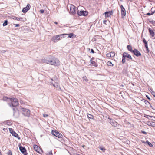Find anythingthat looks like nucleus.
Masks as SVG:
<instances>
[{"mask_svg": "<svg viewBox=\"0 0 155 155\" xmlns=\"http://www.w3.org/2000/svg\"><path fill=\"white\" fill-rule=\"evenodd\" d=\"M43 63H45L51 65L58 66L59 65V60L53 56H50L46 59H44L42 60Z\"/></svg>", "mask_w": 155, "mask_h": 155, "instance_id": "obj_1", "label": "nucleus"}, {"mask_svg": "<svg viewBox=\"0 0 155 155\" xmlns=\"http://www.w3.org/2000/svg\"><path fill=\"white\" fill-rule=\"evenodd\" d=\"M10 107H17L19 104L18 101L16 98H11L10 101L8 103Z\"/></svg>", "mask_w": 155, "mask_h": 155, "instance_id": "obj_2", "label": "nucleus"}, {"mask_svg": "<svg viewBox=\"0 0 155 155\" xmlns=\"http://www.w3.org/2000/svg\"><path fill=\"white\" fill-rule=\"evenodd\" d=\"M67 8L68 10L70 9L69 13L70 14L74 15L75 14V7L74 5L69 4L68 5Z\"/></svg>", "mask_w": 155, "mask_h": 155, "instance_id": "obj_3", "label": "nucleus"}, {"mask_svg": "<svg viewBox=\"0 0 155 155\" xmlns=\"http://www.w3.org/2000/svg\"><path fill=\"white\" fill-rule=\"evenodd\" d=\"M21 111L22 114L24 116L28 117L29 116L30 111L29 109L23 107H21Z\"/></svg>", "mask_w": 155, "mask_h": 155, "instance_id": "obj_4", "label": "nucleus"}, {"mask_svg": "<svg viewBox=\"0 0 155 155\" xmlns=\"http://www.w3.org/2000/svg\"><path fill=\"white\" fill-rule=\"evenodd\" d=\"M67 35V34H61L58 35L54 36L53 37L54 40V42H56L58 41V40H60L61 38H63L64 37V35Z\"/></svg>", "mask_w": 155, "mask_h": 155, "instance_id": "obj_5", "label": "nucleus"}, {"mask_svg": "<svg viewBox=\"0 0 155 155\" xmlns=\"http://www.w3.org/2000/svg\"><path fill=\"white\" fill-rule=\"evenodd\" d=\"M107 121L113 126L117 127L119 124L114 119L108 117Z\"/></svg>", "mask_w": 155, "mask_h": 155, "instance_id": "obj_6", "label": "nucleus"}, {"mask_svg": "<svg viewBox=\"0 0 155 155\" xmlns=\"http://www.w3.org/2000/svg\"><path fill=\"white\" fill-rule=\"evenodd\" d=\"M13 111V115L15 118H17L19 116V112L17 107H13L12 108Z\"/></svg>", "mask_w": 155, "mask_h": 155, "instance_id": "obj_7", "label": "nucleus"}, {"mask_svg": "<svg viewBox=\"0 0 155 155\" xmlns=\"http://www.w3.org/2000/svg\"><path fill=\"white\" fill-rule=\"evenodd\" d=\"M51 134L54 136L57 137L58 138H61L62 137V135L61 133L56 130L54 131L53 130L51 131Z\"/></svg>", "mask_w": 155, "mask_h": 155, "instance_id": "obj_8", "label": "nucleus"}, {"mask_svg": "<svg viewBox=\"0 0 155 155\" xmlns=\"http://www.w3.org/2000/svg\"><path fill=\"white\" fill-rule=\"evenodd\" d=\"M9 129L10 132L13 136L17 138L19 140L20 139V137H19L18 134L14 131L12 128H9Z\"/></svg>", "mask_w": 155, "mask_h": 155, "instance_id": "obj_9", "label": "nucleus"}, {"mask_svg": "<svg viewBox=\"0 0 155 155\" xmlns=\"http://www.w3.org/2000/svg\"><path fill=\"white\" fill-rule=\"evenodd\" d=\"M77 13L80 16L83 15L85 16L88 14L87 12L82 10H81L80 11H79V10H78L77 12Z\"/></svg>", "mask_w": 155, "mask_h": 155, "instance_id": "obj_10", "label": "nucleus"}, {"mask_svg": "<svg viewBox=\"0 0 155 155\" xmlns=\"http://www.w3.org/2000/svg\"><path fill=\"white\" fill-rule=\"evenodd\" d=\"M19 148L20 151L24 155H27L28 153L27 152L26 149L25 147H23L21 145L19 147Z\"/></svg>", "mask_w": 155, "mask_h": 155, "instance_id": "obj_11", "label": "nucleus"}, {"mask_svg": "<svg viewBox=\"0 0 155 155\" xmlns=\"http://www.w3.org/2000/svg\"><path fill=\"white\" fill-rule=\"evenodd\" d=\"M143 42L145 45V46L146 49V53L148 54L150 52V50L148 46L147 42L144 38L143 39Z\"/></svg>", "mask_w": 155, "mask_h": 155, "instance_id": "obj_12", "label": "nucleus"}, {"mask_svg": "<svg viewBox=\"0 0 155 155\" xmlns=\"http://www.w3.org/2000/svg\"><path fill=\"white\" fill-rule=\"evenodd\" d=\"M132 53L137 57H139L141 55V53L137 49H134L133 50Z\"/></svg>", "mask_w": 155, "mask_h": 155, "instance_id": "obj_13", "label": "nucleus"}, {"mask_svg": "<svg viewBox=\"0 0 155 155\" xmlns=\"http://www.w3.org/2000/svg\"><path fill=\"white\" fill-rule=\"evenodd\" d=\"M30 5L29 4H28L26 7L23 8L22 12L24 13L26 12L30 8Z\"/></svg>", "mask_w": 155, "mask_h": 155, "instance_id": "obj_14", "label": "nucleus"}, {"mask_svg": "<svg viewBox=\"0 0 155 155\" xmlns=\"http://www.w3.org/2000/svg\"><path fill=\"white\" fill-rule=\"evenodd\" d=\"M34 148L35 150L38 153H41L42 152V150H41V149L37 145H34Z\"/></svg>", "mask_w": 155, "mask_h": 155, "instance_id": "obj_15", "label": "nucleus"}, {"mask_svg": "<svg viewBox=\"0 0 155 155\" xmlns=\"http://www.w3.org/2000/svg\"><path fill=\"white\" fill-rule=\"evenodd\" d=\"M122 56L123 57H124L125 58L126 57H127L129 59H130L132 60V58L130 54L126 52H124L123 53Z\"/></svg>", "mask_w": 155, "mask_h": 155, "instance_id": "obj_16", "label": "nucleus"}, {"mask_svg": "<svg viewBox=\"0 0 155 155\" xmlns=\"http://www.w3.org/2000/svg\"><path fill=\"white\" fill-rule=\"evenodd\" d=\"M72 109L74 110H75V112L76 114H78L80 113L81 112V107H74Z\"/></svg>", "mask_w": 155, "mask_h": 155, "instance_id": "obj_17", "label": "nucleus"}, {"mask_svg": "<svg viewBox=\"0 0 155 155\" xmlns=\"http://www.w3.org/2000/svg\"><path fill=\"white\" fill-rule=\"evenodd\" d=\"M121 9V15H122L125 16L126 15V11L122 5L120 6Z\"/></svg>", "mask_w": 155, "mask_h": 155, "instance_id": "obj_18", "label": "nucleus"}, {"mask_svg": "<svg viewBox=\"0 0 155 155\" xmlns=\"http://www.w3.org/2000/svg\"><path fill=\"white\" fill-rule=\"evenodd\" d=\"M113 12L112 11L109 12H106L104 13L105 16L106 17H108L113 15Z\"/></svg>", "mask_w": 155, "mask_h": 155, "instance_id": "obj_19", "label": "nucleus"}, {"mask_svg": "<svg viewBox=\"0 0 155 155\" xmlns=\"http://www.w3.org/2000/svg\"><path fill=\"white\" fill-rule=\"evenodd\" d=\"M3 123L5 124H6L7 125L9 126L11 125H12V121L9 120H7L4 121L3 122Z\"/></svg>", "mask_w": 155, "mask_h": 155, "instance_id": "obj_20", "label": "nucleus"}, {"mask_svg": "<svg viewBox=\"0 0 155 155\" xmlns=\"http://www.w3.org/2000/svg\"><path fill=\"white\" fill-rule=\"evenodd\" d=\"M12 18L13 20H17L19 21H22V18H18L15 16L12 17Z\"/></svg>", "mask_w": 155, "mask_h": 155, "instance_id": "obj_21", "label": "nucleus"}, {"mask_svg": "<svg viewBox=\"0 0 155 155\" xmlns=\"http://www.w3.org/2000/svg\"><path fill=\"white\" fill-rule=\"evenodd\" d=\"M51 83V85H52L54 87L56 88H58L59 86V84L56 82L55 83Z\"/></svg>", "mask_w": 155, "mask_h": 155, "instance_id": "obj_22", "label": "nucleus"}, {"mask_svg": "<svg viewBox=\"0 0 155 155\" xmlns=\"http://www.w3.org/2000/svg\"><path fill=\"white\" fill-rule=\"evenodd\" d=\"M147 124L150 126L153 127H155V123L154 122H148Z\"/></svg>", "mask_w": 155, "mask_h": 155, "instance_id": "obj_23", "label": "nucleus"}, {"mask_svg": "<svg viewBox=\"0 0 155 155\" xmlns=\"http://www.w3.org/2000/svg\"><path fill=\"white\" fill-rule=\"evenodd\" d=\"M149 33H150V35H151V36L152 37H154V32L150 28H149Z\"/></svg>", "mask_w": 155, "mask_h": 155, "instance_id": "obj_24", "label": "nucleus"}, {"mask_svg": "<svg viewBox=\"0 0 155 155\" xmlns=\"http://www.w3.org/2000/svg\"><path fill=\"white\" fill-rule=\"evenodd\" d=\"M10 99L11 98H8L5 96L3 97V99L4 101H6L8 102H9Z\"/></svg>", "mask_w": 155, "mask_h": 155, "instance_id": "obj_25", "label": "nucleus"}, {"mask_svg": "<svg viewBox=\"0 0 155 155\" xmlns=\"http://www.w3.org/2000/svg\"><path fill=\"white\" fill-rule=\"evenodd\" d=\"M91 63L94 66L97 67V63H96L94 61H93L91 59L90 60Z\"/></svg>", "mask_w": 155, "mask_h": 155, "instance_id": "obj_26", "label": "nucleus"}, {"mask_svg": "<svg viewBox=\"0 0 155 155\" xmlns=\"http://www.w3.org/2000/svg\"><path fill=\"white\" fill-rule=\"evenodd\" d=\"M127 49L130 51L132 52L133 50H132V48L130 45H128L127 46Z\"/></svg>", "mask_w": 155, "mask_h": 155, "instance_id": "obj_27", "label": "nucleus"}, {"mask_svg": "<svg viewBox=\"0 0 155 155\" xmlns=\"http://www.w3.org/2000/svg\"><path fill=\"white\" fill-rule=\"evenodd\" d=\"M107 65L110 66H113L114 65V64H112V62L110 61H108L107 62Z\"/></svg>", "mask_w": 155, "mask_h": 155, "instance_id": "obj_28", "label": "nucleus"}, {"mask_svg": "<svg viewBox=\"0 0 155 155\" xmlns=\"http://www.w3.org/2000/svg\"><path fill=\"white\" fill-rule=\"evenodd\" d=\"M146 142L150 147H152L153 146V145L150 142H149L148 140L146 141Z\"/></svg>", "mask_w": 155, "mask_h": 155, "instance_id": "obj_29", "label": "nucleus"}, {"mask_svg": "<svg viewBox=\"0 0 155 155\" xmlns=\"http://www.w3.org/2000/svg\"><path fill=\"white\" fill-rule=\"evenodd\" d=\"M87 117L88 118L93 119V116L91 114H88V115H87Z\"/></svg>", "mask_w": 155, "mask_h": 155, "instance_id": "obj_30", "label": "nucleus"}, {"mask_svg": "<svg viewBox=\"0 0 155 155\" xmlns=\"http://www.w3.org/2000/svg\"><path fill=\"white\" fill-rule=\"evenodd\" d=\"M8 25V21L7 20H5L4 21V23L3 24V26H5Z\"/></svg>", "mask_w": 155, "mask_h": 155, "instance_id": "obj_31", "label": "nucleus"}, {"mask_svg": "<svg viewBox=\"0 0 155 155\" xmlns=\"http://www.w3.org/2000/svg\"><path fill=\"white\" fill-rule=\"evenodd\" d=\"M83 79L84 81H85L86 82H87L88 81V79L85 76L83 77Z\"/></svg>", "mask_w": 155, "mask_h": 155, "instance_id": "obj_32", "label": "nucleus"}, {"mask_svg": "<svg viewBox=\"0 0 155 155\" xmlns=\"http://www.w3.org/2000/svg\"><path fill=\"white\" fill-rule=\"evenodd\" d=\"M99 148L100 150H101L103 152H104L106 149L104 147H100Z\"/></svg>", "mask_w": 155, "mask_h": 155, "instance_id": "obj_33", "label": "nucleus"}, {"mask_svg": "<svg viewBox=\"0 0 155 155\" xmlns=\"http://www.w3.org/2000/svg\"><path fill=\"white\" fill-rule=\"evenodd\" d=\"M110 54L111 57H114L115 55V53L114 52H110Z\"/></svg>", "mask_w": 155, "mask_h": 155, "instance_id": "obj_34", "label": "nucleus"}, {"mask_svg": "<svg viewBox=\"0 0 155 155\" xmlns=\"http://www.w3.org/2000/svg\"><path fill=\"white\" fill-rule=\"evenodd\" d=\"M126 61V59L124 57H122V62L123 64H124L125 62Z\"/></svg>", "mask_w": 155, "mask_h": 155, "instance_id": "obj_35", "label": "nucleus"}, {"mask_svg": "<svg viewBox=\"0 0 155 155\" xmlns=\"http://www.w3.org/2000/svg\"><path fill=\"white\" fill-rule=\"evenodd\" d=\"M151 12H153L154 13L155 12V7H152L151 9Z\"/></svg>", "mask_w": 155, "mask_h": 155, "instance_id": "obj_36", "label": "nucleus"}, {"mask_svg": "<svg viewBox=\"0 0 155 155\" xmlns=\"http://www.w3.org/2000/svg\"><path fill=\"white\" fill-rule=\"evenodd\" d=\"M8 155H12V153L11 151L9 150L7 153Z\"/></svg>", "mask_w": 155, "mask_h": 155, "instance_id": "obj_37", "label": "nucleus"}, {"mask_svg": "<svg viewBox=\"0 0 155 155\" xmlns=\"http://www.w3.org/2000/svg\"><path fill=\"white\" fill-rule=\"evenodd\" d=\"M74 35L72 33H70L68 37L69 38H72L73 37Z\"/></svg>", "mask_w": 155, "mask_h": 155, "instance_id": "obj_38", "label": "nucleus"}, {"mask_svg": "<svg viewBox=\"0 0 155 155\" xmlns=\"http://www.w3.org/2000/svg\"><path fill=\"white\" fill-rule=\"evenodd\" d=\"M107 57H111V55L110 54V53H109L107 54Z\"/></svg>", "mask_w": 155, "mask_h": 155, "instance_id": "obj_39", "label": "nucleus"}, {"mask_svg": "<svg viewBox=\"0 0 155 155\" xmlns=\"http://www.w3.org/2000/svg\"><path fill=\"white\" fill-rule=\"evenodd\" d=\"M144 117H146L147 118H148V117H152L151 116H149V115H146V114H144Z\"/></svg>", "mask_w": 155, "mask_h": 155, "instance_id": "obj_40", "label": "nucleus"}, {"mask_svg": "<svg viewBox=\"0 0 155 155\" xmlns=\"http://www.w3.org/2000/svg\"><path fill=\"white\" fill-rule=\"evenodd\" d=\"M144 102L145 103V104H146L147 105H148V104H149L150 105V104L148 102V101H145Z\"/></svg>", "mask_w": 155, "mask_h": 155, "instance_id": "obj_41", "label": "nucleus"}, {"mask_svg": "<svg viewBox=\"0 0 155 155\" xmlns=\"http://www.w3.org/2000/svg\"><path fill=\"white\" fill-rule=\"evenodd\" d=\"M48 115L47 114H43V116L45 117H48Z\"/></svg>", "mask_w": 155, "mask_h": 155, "instance_id": "obj_42", "label": "nucleus"}, {"mask_svg": "<svg viewBox=\"0 0 155 155\" xmlns=\"http://www.w3.org/2000/svg\"><path fill=\"white\" fill-rule=\"evenodd\" d=\"M141 132L143 134H147V133L145 131H143V130H142L141 131Z\"/></svg>", "mask_w": 155, "mask_h": 155, "instance_id": "obj_43", "label": "nucleus"}, {"mask_svg": "<svg viewBox=\"0 0 155 155\" xmlns=\"http://www.w3.org/2000/svg\"><path fill=\"white\" fill-rule=\"evenodd\" d=\"M47 155H52V153L51 152H50L48 153Z\"/></svg>", "mask_w": 155, "mask_h": 155, "instance_id": "obj_44", "label": "nucleus"}, {"mask_svg": "<svg viewBox=\"0 0 155 155\" xmlns=\"http://www.w3.org/2000/svg\"><path fill=\"white\" fill-rule=\"evenodd\" d=\"M40 12L41 13H43L44 12V10L41 9L40 10Z\"/></svg>", "mask_w": 155, "mask_h": 155, "instance_id": "obj_45", "label": "nucleus"}, {"mask_svg": "<svg viewBox=\"0 0 155 155\" xmlns=\"http://www.w3.org/2000/svg\"><path fill=\"white\" fill-rule=\"evenodd\" d=\"M15 27H19L20 26L19 24H16L15 25Z\"/></svg>", "mask_w": 155, "mask_h": 155, "instance_id": "obj_46", "label": "nucleus"}, {"mask_svg": "<svg viewBox=\"0 0 155 155\" xmlns=\"http://www.w3.org/2000/svg\"><path fill=\"white\" fill-rule=\"evenodd\" d=\"M91 52L93 53H95L94 51L92 49H91Z\"/></svg>", "mask_w": 155, "mask_h": 155, "instance_id": "obj_47", "label": "nucleus"}, {"mask_svg": "<svg viewBox=\"0 0 155 155\" xmlns=\"http://www.w3.org/2000/svg\"><path fill=\"white\" fill-rule=\"evenodd\" d=\"M146 97L147 98V99H148L150 100V97H149L148 95H146Z\"/></svg>", "mask_w": 155, "mask_h": 155, "instance_id": "obj_48", "label": "nucleus"}, {"mask_svg": "<svg viewBox=\"0 0 155 155\" xmlns=\"http://www.w3.org/2000/svg\"><path fill=\"white\" fill-rule=\"evenodd\" d=\"M150 22L152 24H153L154 23V21L153 20H152L151 21H150Z\"/></svg>", "mask_w": 155, "mask_h": 155, "instance_id": "obj_49", "label": "nucleus"}, {"mask_svg": "<svg viewBox=\"0 0 155 155\" xmlns=\"http://www.w3.org/2000/svg\"><path fill=\"white\" fill-rule=\"evenodd\" d=\"M20 103L21 104H25L23 103V101H22L21 100L20 101Z\"/></svg>", "mask_w": 155, "mask_h": 155, "instance_id": "obj_50", "label": "nucleus"}, {"mask_svg": "<svg viewBox=\"0 0 155 155\" xmlns=\"http://www.w3.org/2000/svg\"><path fill=\"white\" fill-rule=\"evenodd\" d=\"M150 13V14L151 15H152L154 13L153 12H151Z\"/></svg>", "mask_w": 155, "mask_h": 155, "instance_id": "obj_51", "label": "nucleus"}, {"mask_svg": "<svg viewBox=\"0 0 155 155\" xmlns=\"http://www.w3.org/2000/svg\"><path fill=\"white\" fill-rule=\"evenodd\" d=\"M141 142L142 143H146V142H145L144 141H143V140H142L141 141Z\"/></svg>", "mask_w": 155, "mask_h": 155, "instance_id": "obj_52", "label": "nucleus"}, {"mask_svg": "<svg viewBox=\"0 0 155 155\" xmlns=\"http://www.w3.org/2000/svg\"><path fill=\"white\" fill-rule=\"evenodd\" d=\"M147 15H151L150 13H148L146 14Z\"/></svg>", "mask_w": 155, "mask_h": 155, "instance_id": "obj_53", "label": "nucleus"}, {"mask_svg": "<svg viewBox=\"0 0 155 155\" xmlns=\"http://www.w3.org/2000/svg\"><path fill=\"white\" fill-rule=\"evenodd\" d=\"M107 21L106 20H104L103 21V23H105Z\"/></svg>", "mask_w": 155, "mask_h": 155, "instance_id": "obj_54", "label": "nucleus"}, {"mask_svg": "<svg viewBox=\"0 0 155 155\" xmlns=\"http://www.w3.org/2000/svg\"><path fill=\"white\" fill-rule=\"evenodd\" d=\"M153 96L155 97V93H154V94H153Z\"/></svg>", "mask_w": 155, "mask_h": 155, "instance_id": "obj_55", "label": "nucleus"}, {"mask_svg": "<svg viewBox=\"0 0 155 155\" xmlns=\"http://www.w3.org/2000/svg\"><path fill=\"white\" fill-rule=\"evenodd\" d=\"M5 130H6V129L5 128H4L3 129V130H4V131H5Z\"/></svg>", "mask_w": 155, "mask_h": 155, "instance_id": "obj_56", "label": "nucleus"}, {"mask_svg": "<svg viewBox=\"0 0 155 155\" xmlns=\"http://www.w3.org/2000/svg\"><path fill=\"white\" fill-rule=\"evenodd\" d=\"M3 52H6V51L5 50H3Z\"/></svg>", "mask_w": 155, "mask_h": 155, "instance_id": "obj_57", "label": "nucleus"}, {"mask_svg": "<svg viewBox=\"0 0 155 155\" xmlns=\"http://www.w3.org/2000/svg\"><path fill=\"white\" fill-rule=\"evenodd\" d=\"M152 109H155V107H152Z\"/></svg>", "mask_w": 155, "mask_h": 155, "instance_id": "obj_58", "label": "nucleus"}, {"mask_svg": "<svg viewBox=\"0 0 155 155\" xmlns=\"http://www.w3.org/2000/svg\"><path fill=\"white\" fill-rule=\"evenodd\" d=\"M54 23L55 24H58V23L57 22H54Z\"/></svg>", "mask_w": 155, "mask_h": 155, "instance_id": "obj_59", "label": "nucleus"}, {"mask_svg": "<svg viewBox=\"0 0 155 155\" xmlns=\"http://www.w3.org/2000/svg\"><path fill=\"white\" fill-rule=\"evenodd\" d=\"M51 80H52V81H54V80H53V78H51Z\"/></svg>", "mask_w": 155, "mask_h": 155, "instance_id": "obj_60", "label": "nucleus"}, {"mask_svg": "<svg viewBox=\"0 0 155 155\" xmlns=\"http://www.w3.org/2000/svg\"><path fill=\"white\" fill-rule=\"evenodd\" d=\"M153 117L155 118V117L153 116ZM154 121H155V120H154Z\"/></svg>", "mask_w": 155, "mask_h": 155, "instance_id": "obj_61", "label": "nucleus"}, {"mask_svg": "<svg viewBox=\"0 0 155 155\" xmlns=\"http://www.w3.org/2000/svg\"><path fill=\"white\" fill-rule=\"evenodd\" d=\"M0 155H2V154L1 153V152H0Z\"/></svg>", "mask_w": 155, "mask_h": 155, "instance_id": "obj_62", "label": "nucleus"}, {"mask_svg": "<svg viewBox=\"0 0 155 155\" xmlns=\"http://www.w3.org/2000/svg\"><path fill=\"white\" fill-rule=\"evenodd\" d=\"M121 1H122V0H120Z\"/></svg>", "mask_w": 155, "mask_h": 155, "instance_id": "obj_63", "label": "nucleus"}, {"mask_svg": "<svg viewBox=\"0 0 155 155\" xmlns=\"http://www.w3.org/2000/svg\"><path fill=\"white\" fill-rule=\"evenodd\" d=\"M154 23H155V21H154Z\"/></svg>", "mask_w": 155, "mask_h": 155, "instance_id": "obj_64", "label": "nucleus"}]
</instances>
